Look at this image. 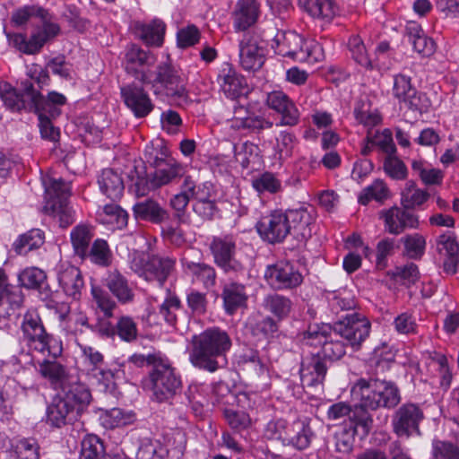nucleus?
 Masks as SVG:
<instances>
[{
  "instance_id": "1",
  "label": "nucleus",
  "mask_w": 459,
  "mask_h": 459,
  "mask_svg": "<svg viewBox=\"0 0 459 459\" xmlns=\"http://www.w3.org/2000/svg\"><path fill=\"white\" fill-rule=\"evenodd\" d=\"M351 397L357 405L351 419L354 423V431L359 432L360 429L361 437L369 433L373 422L366 410L394 408L401 400L399 390L392 382L364 378L352 385Z\"/></svg>"
},
{
  "instance_id": "2",
  "label": "nucleus",
  "mask_w": 459,
  "mask_h": 459,
  "mask_svg": "<svg viewBox=\"0 0 459 459\" xmlns=\"http://www.w3.org/2000/svg\"><path fill=\"white\" fill-rule=\"evenodd\" d=\"M21 87L18 91L7 82H0V99L9 109L44 112L53 118L61 115V107L66 103L65 95L53 91L44 97L30 81L22 82Z\"/></svg>"
},
{
  "instance_id": "3",
  "label": "nucleus",
  "mask_w": 459,
  "mask_h": 459,
  "mask_svg": "<svg viewBox=\"0 0 459 459\" xmlns=\"http://www.w3.org/2000/svg\"><path fill=\"white\" fill-rule=\"evenodd\" d=\"M189 351V360L195 368L215 372L227 363L225 353L231 347V341L225 331L210 328L195 335Z\"/></svg>"
},
{
  "instance_id": "4",
  "label": "nucleus",
  "mask_w": 459,
  "mask_h": 459,
  "mask_svg": "<svg viewBox=\"0 0 459 459\" xmlns=\"http://www.w3.org/2000/svg\"><path fill=\"white\" fill-rule=\"evenodd\" d=\"M41 180L45 188L44 212L56 220L60 227H68L75 221V212L68 203L70 184L48 173L43 175Z\"/></svg>"
},
{
  "instance_id": "5",
  "label": "nucleus",
  "mask_w": 459,
  "mask_h": 459,
  "mask_svg": "<svg viewBox=\"0 0 459 459\" xmlns=\"http://www.w3.org/2000/svg\"><path fill=\"white\" fill-rule=\"evenodd\" d=\"M22 342L31 353H39L54 359L63 351L62 342L48 334L36 311H28L21 322Z\"/></svg>"
},
{
  "instance_id": "6",
  "label": "nucleus",
  "mask_w": 459,
  "mask_h": 459,
  "mask_svg": "<svg viewBox=\"0 0 459 459\" xmlns=\"http://www.w3.org/2000/svg\"><path fill=\"white\" fill-rule=\"evenodd\" d=\"M129 264L138 276L161 287L174 270L176 259L134 250L129 255Z\"/></svg>"
},
{
  "instance_id": "7",
  "label": "nucleus",
  "mask_w": 459,
  "mask_h": 459,
  "mask_svg": "<svg viewBox=\"0 0 459 459\" xmlns=\"http://www.w3.org/2000/svg\"><path fill=\"white\" fill-rule=\"evenodd\" d=\"M153 369L145 381V387L152 392L158 402H165L173 397L181 386L180 378L176 375L175 368L166 357H153Z\"/></svg>"
},
{
  "instance_id": "8",
  "label": "nucleus",
  "mask_w": 459,
  "mask_h": 459,
  "mask_svg": "<svg viewBox=\"0 0 459 459\" xmlns=\"http://www.w3.org/2000/svg\"><path fill=\"white\" fill-rule=\"evenodd\" d=\"M80 349V370L91 385H96L103 392L114 387V374L104 367V356L94 347L77 343Z\"/></svg>"
},
{
  "instance_id": "9",
  "label": "nucleus",
  "mask_w": 459,
  "mask_h": 459,
  "mask_svg": "<svg viewBox=\"0 0 459 459\" xmlns=\"http://www.w3.org/2000/svg\"><path fill=\"white\" fill-rule=\"evenodd\" d=\"M337 336L327 325H310L302 333L300 342L305 346L320 347L317 351L320 358L323 356L330 360H337L346 353L344 343Z\"/></svg>"
},
{
  "instance_id": "10",
  "label": "nucleus",
  "mask_w": 459,
  "mask_h": 459,
  "mask_svg": "<svg viewBox=\"0 0 459 459\" xmlns=\"http://www.w3.org/2000/svg\"><path fill=\"white\" fill-rule=\"evenodd\" d=\"M371 324L363 315L352 313L346 315L334 327V335L347 341L354 351H358L369 336Z\"/></svg>"
},
{
  "instance_id": "11",
  "label": "nucleus",
  "mask_w": 459,
  "mask_h": 459,
  "mask_svg": "<svg viewBox=\"0 0 459 459\" xmlns=\"http://www.w3.org/2000/svg\"><path fill=\"white\" fill-rule=\"evenodd\" d=\"M160 154V156L158 153L152 156L148 151L145 152L147 161L155 168L151 178V183L155 187L168 185L176 178L183 177L186 172L185 167L173 157L162 151Z\"/></svg>"
},
{
  "instance_id": "12",
  "label": "nucleus",
  "mask_w": 459,
  "mask_h": 459,
  "mask_svg": "<svg viewBox=\"0 0 459 459\" xmlns=\"http://www.w3.org/2000/svg\"><path fill=\"white\" fill-rule=\"evenodd\" d=\"M144 83L151 84L153 93L158 96L181 97L185 93L183 78L168 64L159 65L155 77L152 79L150 75V81Z\"/></svg>"
},
{
  "instance_id": "13",
  "label": "nucleus",
  "mask_w": 459,
  "mask_h": 459,
  "mask_svg": "<svg viewBox=\"0 0 459 459\" xmlns=\"http://www.w3.org/2000/svg\"><path fill=\"white\" fill-rule=\"evenodd\" d=\"M264 280L275 290H289L299 286L303 281L301 273L290 262L280 261L268 265L264 271Z\"/></svg>"
},
{
  "instance_id": "14",
  "label": "nucleus",
  "mask_w": 459,
  "mask_h": 459,
  "mask_svg": "<svg viewBox=\"0 0 459 459\" xmlns=\"http://www.w3.org/2000/svg\"><path fill=\"white\" fill-rule=\"evenodd\" d=\"M265 40L255 33H246L239 43V59L247 71H255L262 67L265 57Z\"/></svg>"
},
{
  "instance_id": "15",
  "label": "nucleus",
  "mask_w": 459,
  "mask_h": 459,
  "mask_svg": "<svg viewBox=\"0 0 459 459\" xmlns=\"http://www.w3.org/2000/svg\"><path fill=\"white\" fill-rule=\"evenodd\" d=\"M210 249L214 263L224 272H237L241 264L236 259V239L232 236L213 237Z\"/></svg>"
},
{
  "instance_id": "16",
  "label": "nucleus",
  "mask_w": 459,
  "mask_h": 459,
  "mask_svg": "<svg viewBox=\"0 0 459 459\" xmlns=\"http://www.w3.org/2000/svg\"><path fill=\"white\" fill-rule=\"evenodd\" d=\"M256 230L263 239L270 243L281 242L290 233L285 212L277 210L262 217L256 224Z\"/></svg>"
},
{
  "instance_id": "17",
  "label": "nucleus",
  "mask_w": 459,
  "mask_h": 459,
  "mask_svg": "<svg viewBox=\"0 0 459 459\" xmlns=\"http://www.w3.org/2000/svg\"><path fill=\"white\" fill-rule=\"evenodd\" d=\"M126 69L143 83L150 81V70L156 63V57L135 45L127 48L126 53Z\"/></svg>"
},
{
  "instance_id": "18",
  "label": "nucleus",
  "mask_w": 459,
  "mask_h": 459,
  "mask_svg": "<svg viewBox=\"0 0 459 459\" xmlns=\"http://www.w3.org/2000/svg\"><path fill=\"white\" fill-rule=\"evenodd\" d=\"M272 126V123L264 117L251 113L242 106L235 107L234 116L223 125V130L230 137H235L246 129H264Z\"/></svg>"
},
{
  "instance_id": "19",
  "label": "nucleus",
  "mask_w": 459,
  "mask_h": 459,
  "mask_svg": "<svg viewBox=\"0 0 459 459\" xmlns=\"http://www.w3.org/2000/svg\"><path fill=\"white\" fill-rule=\"evenodd\" d=\"M426 369L425 377L421 372L420 379L429 382L431 385L447 389L452 382V373L445 355L435 353L424 360Z\"/></svg>"
},
{
  "instance_id": "20",
  "label": "nucleus",
  "mask_w": 459,
  "mask_h": 459,
  "mask_svg": "<svg viewBox=\"0 0 459 459\" xmlns=\"http://www.w3.org/2000/svg\"><path fill=\"white\" fill-rule=\"evenodd\" d=\"M423 418V411L418 405L405 403L395 411L392 421L394 431L397 436L406 437L419 433V424Z\"/></svg>"
},
{
  "instance_id": "21",
  "label": "nucleus",
  "mask_w": 459,
  "mask_h": 459,
  "mask_svg": "<svg viewBox=\"0 0 459 459\" xmlns=\"http://www.w3.org/2000/svg\"><path fill=\"white\" fill-rule=\"evenodd\" d=\"M217 82L221 91L228 99L236 100L247 92L245 78L228 62L222 63L219 67Z\"/></svg>"
},
{
  "instance_id": "22",
  "label": "nucleus",
  "mask_w": 459,
  "mask_h": 459,
  "mask_svg": "<svg viewBox=\"0 0 459 459\" xmlns=\"http://www.w3.org/2000/svg\"><path fill=\"white\" fill-rule=\"evenodd\" d=\"M56 279L66 296L79 299L84 282L80 270L66 262L59 263L56 267Z\"/></svg>"
},
{
  "instance_id": "23",
  "label": "nucleus",
  "mask_w": 459,
  "mask_h": 459,
  "mask_svg": "<svg viewBox=\"0 0 459 459\" xmlns=\"http://www.w3.org/2000/svg\"><path fill=\"white\" fill-rule=\"evenodd\" d=\"M121 95L126 107L138 117H145L153 109L148 93L142 86L134 83L121 88Z\"/></svg>"
},
{
  "instance_id": "24",
  "label": "nucleus",
  "mask_w": 459,
  "mask_h": 459,
  "mask_svg": "<svg viewBox=\"0 0 459 459\" xmlns=\"http://www.w3.org/2000/svg\"><path fill=\"white\" fill-rule=\"evenodd\" d=\"M285 57L297 62L315 64L325 58L322 46L315 39H304L297 34L294 43L290 46V53Z\"/></svg>"
},
{
  "instance_id": "25",
  "label": "nucleus",
  "mask_w": 459,
  "mask_h": 459,
  "mask_svg": "<svg viewBox=\"0 0 459 459\" xmlns=\"http://www.w3.org/2000/svg\"><path fill=\"white\" fill-rule=\"evenodd\" d=\"M380 218L385 222V229L390 234L398 235L406 228L416 229L419 227L418 216L397 206L382 211Z\"/></svg>"
},
{
  "instance_id": "26",
  "label": "nucleus",
  "mask_w": 459,
  "mask_h": 459,
  "mask_svg": "<svg viewBox=\"0 0 459 459\" xmlns=\"http://www.w3.org/2000/svg\"><path fill=\"white\" fill-rule=\"evenodd\" d=\"M267 106L281 115V125L293 126L299 121V111L295 103L282 91H273L267 94Z\"/></svg>"
},
{
  "instance_id": "27",
  "label": "nucleus",
  "mask_w": 459,
  "mask_h": 459,
  "mask_svg": "<svg viewBox=\"0 0 459 459\" xmlns=\"http://www.w3.org/2000/svg\"><path fill=\"white\" fill-rule=\"evenodd\" d=\"M260 16L257 0H238L232 12V25L235 31H245L254 26Z\"/></svg>"
},
{
  "instance_id": "28",
  "label": "nucleus",
  "mask_w": 459,
  "mask_h": 459,
  "mask_svg": "<svg viewBox=\"0 0 459 459\" xmlns=\"http://www.w3.org/2000/svg\"><path fill=\"white\" fill-rule=\"evenodd\" d=\"M327 372L325 362L319 357V352L302 359L299 374L304 387H315L323 384Z\"/></svg>"
},
{
  "instance_id": "29",
  "label": "nucleus",
  "mask_w": 459,
  "mask_h": 459,
  "mask_svg": "<svg viewBox=\"0 0 459 459\" xmlns=\"http://www.w3.org/2000/svg\"><path fill=\"white\" fill-rule=\"evenodd\" d=\"M63 398L78 416L89 406L92 396L90 389L77 380H67L63 384Z\"/></svg>"
},
{
  "instance_id": "30",
  "label": "nucleus",
  "mask_w": 459,
  "mask_h": 459,
  "mask_svg": "<svg viewBox=\"0 0 459 459\" xmlns=\"http://www.w3.org/2000/svg\"><path fill=\"white\" fill-rule=\"evenodd\" d=\"M135 35L148 46L160 47L163 43L166 30L165 23L159 19L150 22H135L134 25Z\"/></svg>"
},
{
  "instance_id": "31",
  "label": "nucleus",
  "mask_w": 459,
  "mask_h": 459,
  "mask_svg": "<svg viewBox=\"0 0 459 459\" xmlns=\"http://www.w3.org/2000/svg\"><path fill=\"white\" fill-rule=\"evenodd\" d=\"M290 224V233L291 230L297 237L307 238L311 236V225L314 222V217L311 211L307 208L300 207L299 209H291L285 212Z\"/></svg>"
},
{
  "instance_id": "32",
  "label": "nucleus",
  "mask_w": 459,
  "mask_h": 459,
  "mask_svg": "<svg viewBox=\"0 0 459 459\" xmlns=\"http://www.w3.org/2000/svg\"><path fill=\"white\" fill-rule=\"evenodd\" d=\"M221 298L227 314L232 315L238 308L246 306L247 294L246 287L238 282H229L223 286Z\"/></svg>"
},
{
  "instance_id": "33",
  "label": "nucleus",
  "mask_w": 459,
  "mask_h": 459,
  "mask_svg": "<svg viewBox=\"0 0 459 459\" xmlns=\"http://www.w3.org/2000/svg\"><path fill=\"white\" fill-rule=\"evenodd\" d=\"M98 185L100 192L113 201L122 196L125 188L120 174L112 169L101 171L98 177Z\"/></svg>"
},
{
  "instance_id": "34",
  "label": "nucleus",
  "mask_w": 459,
  "mask_h": 459,
  "mask_svg": "<svg viewBox=\"0 0 459 459\" xmlns=\"http://www.w3.org/2000/svg\"><path fill=\"white\" fill-rule=\"evenodd\" d=\"M437 250L446 257L444 261V269L448 273L456 272L458 263V243L452 232L439 236L437 239Z\"/></svg>"
},
{
  "instance_id": "35",
  "label": "nucleus",
  "mask_w": 459,
  "mask_h": 459,
  "mask_svg": "<svg viewBox=\"0 0 459 459\" xmlns=\"http://www.w3.org/2000/svg\"><path fill=\"white\" fill-rule=\"evenodd\" d=\"M78 414L62 397L50 404L47 409L46 421L52 427L61 428L66 423L76 420Z\"/></svg>"
},
{
  "instance_id": "36",
  "label": "nucleus",
  "mask_w": 459,
  "mask_h": 459,
  "mask_svg": "<svg viewBox=\"0 0 459 459\" xmlns=\"http://www.w3.org/2000/svg\"><path fill=\"white\" fill-rule=\"evenodd\" d=\"M100 223L106 225L108 230H115L127 224V212L117 204H111L100 207L96 213Z\"/></svg>"
},
{
  "instance_id": "37",
  "label": "nucleus",
  "mask_w": 459,
  "mask_h": 459,
  "mask_svg": "<svg viewBox=\"0 0 459 459\" xmlns=\"http://www.w3.org/2000/svg\"><path fill=\"white\" fill-rule=\"evenodd\" d=\"M281 440L302 450L310 444L311 431L309 427L301 420H295L289 426L288 430L280 434Z\"/></svg>"
},
{
  "instance_id": "38",
  "label": "nucleus",
  "mask_w": 459,
  "mask_h": 459,
  "mask_svg": "<svg viewBox=\"0 0 459 459\" xmlns=\"http://www.w3.org/2000/svg\"><path fill=\"white\" fill-rule=\"evenodd\" d=\"M298 4L313 18L325 22L332 21L338 11L333 0H298Z\"/></svg>"
},
{
  "instance_id": "39",
  "label": "nucleus",
  "mask_w": 459,
  "mask_h": 459,
  "mask_svg": "<svg viewBox=\"0 0 459 459\" xmlns=\"http://www.w3.org/2000/svg\"><path fill=\"white\" fill-rule=\"evenodd\" d=\"M45 243V234L39 229L30 230L20 235L13 244L17 255H25L29 252L39 249Z\"/></svg>"
},
{
  "instance_id": "40",
  "label": "nucleus",
  "mask_w": 459,
  "mask_h": 459,
  "mask_svg": "<svg viewBox=\"0 0 459 459\" xmlns=\"http://www.w3.org/2000/svg\"><path fill=\"white\" fill-rule=\"evenodd\" d=\"M106 284L118 301L127 303L133 300L134 292L129 287L127 280L117 270L110 271L108 273Z\"/></svg>"
},
{
  "instance_id": "41",
  "label": "nucleus",
  "mask_w": 459,
  "mask_h": 459,
  "mask_svg": "<svg viewBox=\"0 0 459 459\" xmlns=\"http://www.w3.org/2000/svg\"><path fill=\"white\" fill-rule=\"evenodd\" d=\"M93 236L92 228L87 224H78L72 230L70 238L74 253L78 256L82 258L87 256Z\"/></svg>"
},
{
  "instance_id": "42",
  "label": "nucleus",
  "mask_w": 459,
  "mask_h": 459,
  "mask_svg": "<svg viewBox=\"0 0 459 459\" xmlns=\"http://www.w3.org/2000/svg\"><path fill=\"white\" fill-rule=\"evenodd\" d=\"M135 415L129 411L119 408L103 411L100 416V424L105 429H113L122 428L134 423Z\"/></svg>"
},
{
  "instance_id": "43",
  "label": "nucleus",
  "mask_w": 459,
  "mask_h": 459,
  "mask_svg": "<svg viewBox=\"0 0 459 459\" xmlns=\"http://www.w3.org/2000/svg\"><path fill=\"white\" fill-rule=\"evenodd\" d=\"M210 386L205 384L192 383L186 391L188 402L196 415H202L203 408L210 402Z\"/></svg>"
},
{
  "instance_id": "44",
  "label": "nucleus",
  "mask_w": 459,
  "mask_h": 459,
  "mask_svg": "<svg viewBox=\"0 0 459 459\" xmlns=\"http://www.w3.org/2000/svg\"><path fill=\"white\" fill-rule=\"evenodd\" d=\"M181 262L186 272L194 275L196 280L201 281L205 288H211L215 284L216 273L213 267L189 261L186 257H183Z\"/></svg>"
},
{
  "instance_id": "45",
  "label": "nucleus",
  "mask_w": 459,
  "mask_h": 459,
  "mask_svg": "<svg viewBox=\"0 0 459 459\" xmlns=\"http://www.w3.org/2000/svg\"><path fill=\"white\" fill-rule=\"evenodd\" d=\"M411 169L421 179L422 183L427 186L441 185L443 182V171L431 168L430 165L421 159L411 160Z\"/></svg>"
},
{
  "instance_id": "46",
  "label": "nucleus",
  "mask_w": 459,
  "mask_h": 459,
  "mask_svg": "<svg viewBox=\"0 0 459 459\" xmlns=\"http://www.w3.org/2000/svg\"><path fill=\"white\" fill-rule=\"evenodd\" d=\"M134 212L138 219L155 223L161 222L167 218L166 211L152 200L137 203L134 206Z\"/></svg>"
},
{
  "instance_id": "47",
  "label": "nucleus",
  "mask_w": 459,
  "mask_h": 459,
  "mask_svg": "<svg viewBox=\"0 0 459 459\" xmlns=\"http://www.w3.org/2000/svg\"><path fill=\"white\" fill-rule=\"evenodd\" d=\"M264 308L272 313L278 320L285 319L292 309L291 300L280 294L268 295L264 299Z\"/></svg>"
},
{
  "instance_id": "48",
  "label": "nucleus",
  "mask_w": 459,
  "mask_h": 459,
  "mask_svg": "<svg viewBox=\"0 0 459 459\" xmlns=\"http://www.w3.org/2000/svg\"><path fill=\"white\" fill-rule=\"evenodd\" d=\"M349 50L354 61L366 69H373L376 65L374 61L368 53L367 47L360 36L352 35L348 41Z\"/></svg>"
},
{
  "instance_id": "49",
  "label": "nucleus",
  "mask_w": 459,
  "mask_h": 459,
  "mask_svg": "<svg viewBox=\"0 0 459 459\" xmlns=\"http://www.w3.org/2000/svg\"><path fill=\"white\" fill-rule=\"evenodd\" d=\"M327 299L332 310L336 313L342 310L353 309L356 307L353 291L347 288H342L329 292Z\"/></svg>"
},
{
  "instance_id": "50",
  "label": "nucleus",
  "mask_w": 459,
  "mask_h": 459,
  "mask_svg": "<svg viewBox=\"0 0 459 459\" xmlns=\"http://www.w3.org/2000/svg\"><path fill=\"white\" fill-rule=\"evenodd\" d=\"M409 40L412 44L413 48L423 56H429L435 51V42L428 38L421 29L416 24L411 23L408 27Z\"/></svg>"
},
{
  "instance_id": "51",
  "label": "nucleus",
  "mask_w": 459,
  "mask_h": 459,
  "mask_svg": "<svg viewBox=\"0 0 459 459\" xmlns=\"http://www.w3.org/2000/svg\"><path fill=\"white\" fill-rule=\"evenodd\" d=\"M429 198V194L426 190L418 188L412 181H408L402 192V204L407 209L420 206Z\"/></svg>"
},
{
  "instance_id": "52",
  "label": "nucleus",
  "mask_w": 459,
  "mask_h": 459,
  "mask_svg": "<svg viewBox=\"0 0 459 459\" xmlns=\"http://www.w3.org/2000/svg\"><path fill=\"white\" fill-rule=\"evenodd\" d=\"M182 186L186 195H189V199L198 201L212 197L213 185L211 182L196 184L191 177L187 176L185 177Z\"/></svg>"
},
{
  "instance_id": "53",
  "label": "nucleus",
  "mask_w": 459,
  "mask_h": 459,
  "mask_svg": "<svg viewBox=\"0 0 459 459\" xmlns=\"http://www.w3.org/2000/svg\"><path fill=\"white\" fill-rule=\"evenodd\" d=\"M167 449L156 439L143 438L136 453L137 459H165Z\"/></svg>"
},
{
  "instance_id": "54",
  "label": "nucleus",
  "mask_w": 459,
  "mask_h": 459,
  "mask_svg": "<svg viewBox=\"0 0 459 459\" xmlns=\"http://www.w3.org/2000/svg\"><path fill=\"white\" fill-rule=\"evenodd\" d=\"M104 453L103 443L96 435L88 434L83 437L80 459H101Z\"/></svg>"
},
{
  "instance_id": "55",
  "label": "nucleus",
  "mask_w": 459,
  "mask_h": 459,
  "mask_svg": "<svg viewBox=\"0 0 459 459\" xmlns=\"http://www.w3.org/2000/svg\"><path fill=\"white\" fill-rule=\"evenodd\" d=\"M389 196V190L383 180H375L371 185L364 188L359 196L361 204H367L371 200L382 202Z\"/></svg>"
},
{
  "instance_id": "56",
  "label": "nucleus",
  "mask_w": 459,
  "mask_h": 459,
  "mask_svg": "<svg viewBox=\"0 0 459 459\" xmlns=\"http://www.w3.org/2000/svg\"><path fill=\"white\" fill-rule=\"evenodd\" d=\"M7 38L10 44L25 54H35L42 48V40L38 41L37 37H34L33 34L30 39H27L26 36L21 33L8 34Z\"/></svg>"
},
{
  "instance_id": "57",
  "label": "nucleus",
  "mask_w": 459,
  "mask_h": 459,
  "mask_svg": "<svg viewBox=\"0 0 459 459\" xmlns=\"http://www.w3.org/2000/svg\"><path fill=\"white\" fill-rule=\"evenodd\" d=\"M39 373L52 384H60L61 387L68 380L65 379V368L56 361L44 360L39 364Z\"/></svg>"
},
{
  "instance_id": "58",
  "label": "nucleus",
  "mask_w": 459,
  "mask_h": 459,
  "mask_svg": "<svg viewBox=\"0 0 459 459\" xmlns=\"http://www.w3.org/2000/svg\"><path fill=\"white\" fill-rule=\"evenodd\" d=\"M46 278L45 272L38 267H27L18 274L20 284L26 289L39 288Z\"/></svg>"
},
{
  "instance_id": "59",
  "label": "nucleus",
  "mask_w": 459,
  "mask_h": 459,
  "mask_svg": "<svg viewBox=\"0 0 459 459\" xmlns=\"http://www.w3.org/2000/svg\"><path fill=\"white\" fill-rule=\"evenodd\" d=\"M406 255L410 258H420L426 249V238L419 234L413 233L402 238Z\"/></svg>"
},
{
  "instance_id": "60",
  "label": "nucleus",
  "mask_w": 459,
  "mask_h": 459,
  "mask_svg": "<svg viewBox=\"0 0 459 459\" xmlns=\"http://www.w3.org/2000/svg\"><path fill=\"white\" fill-rule=\"evenodd\" d=\"M91 261L96 264L108 266L111 263V251L108 243L103 239H96L91 249L88 250V255Z\"/></svg>"
},
{
  "instance_id": "61",
  "label": "nucleus",
  "mask_w": 459,
  "mask_h": 459,
  "mask_svg": "<svg viewBox=\"0 0 459 459\" xmlns=\"http://www.w3.org/2000/svg\"><path fill=\"white\" fill-rule=\"evenodd\" d=\"M252 186L258 193L268 192L274 194L281 190V183L274 174L264 172L253 179Z\"/></svg>"
},
{
  "instance_id": "62",
  "label": "nucleus",
  "mask_w": 459,
  "mask_h": 459,
  "mask_svg": "<svg viewBox=\"0 0 459 459\" xmlns=\"http://www.w3.org/2000/svg\"><path fill=\"white\" fill-rule=\"evenodd\" d=\"M298 141L295 135L289 132H281L277 138L276 152L280 160H286L294 153Z\"/></svg>"
},
{
  "instance_id": "63",
  "label": "nucleus",
  "mask_w": 459,
  "mask_h": 459,
  "mask_svg": "<svg viewBox=\"0 0 459 459\" xmlns=\"http://www.w3.org/2000/svg\"><path fill=\"white\" fill-rule=\"evenodd\" d=\"M201 38L199 29L193 24L179 29L177 32V45L180 48H187L197 44Z\"/></svg>"
},
{
  "instance_id": "64",
  "label": "nucleus",
  "mask_w": 459,
  "mask_h": 459,
  "mask_svg": "<svg viewBox=\"0 0 459 459\" xmlns=\"http://www.w3.org/2000/svg\"><path fill=\"white\" fill-rule=\"evenodd\" d=\"M432 453L435 459H459V446L450 442L434 441Z\"/></svg>"
}]
</instances>
